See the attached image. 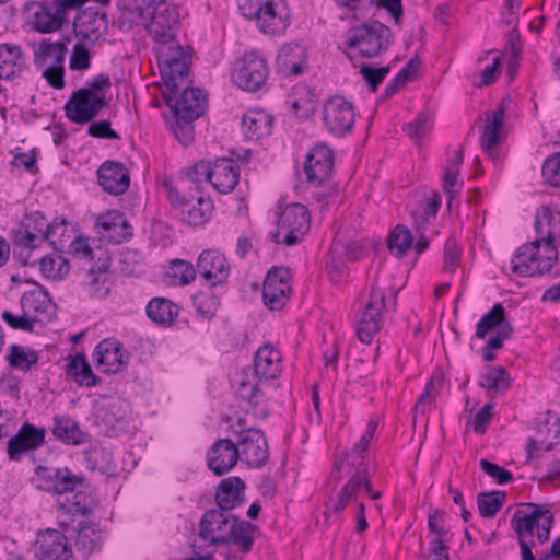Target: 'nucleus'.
<instances>
[{
  "mask_svg": "<svg viewBox=\"0 0 560 560\" xmlns=\"http://www.w3.org/2000/svg\"><path fill=\"white\" fill-rule=\"evenodd\" d=\"M36 487L58 497V506L67 514H90L93 498L85 492L88 483L83 475L74 474L68 467L38 466L35 469Z\"/></svg>",
  "mask_w": 560,
  "mask_h": 560,
  "instance_id": "f257e3e1",
  "label": "nucleus"
},
{
  "mask_svg": "<svg viewBox=\"0 0 560 560\" xmlns=\"http://www.w3.org/2000/svg\"><path fill=\"white\" fill-rule=\"evenodd\" d=\"M238 10L244 18L255 20L265 35L280 36L291 23L290 11L282 0H238Z\"/></svg>",
  "mask_w": 560,
  "mask_h": 560,
  "instance_id": "f03ea898",
  "label": "nucleus"
},
{
  "mask_svg": "<svg viewBox=\"0 0 560 560\" xmlns=\"http://www.w3.org/2000/svg\"><path fill=\"white\" fill-rule=\"evenodd\" d=\"M68 254L72 260L89 265L80 266V268L88 271L90 287L93 288L94 294H108L110 268V256L108 253L102 248H98V254L95 253L90 246L89 238L79 235L69 244Z\"/></svg>",
  "mask_w": 560,
  "mask_h": 560,
  "instance_id": "7ed1b4c3",
  "label": "nucleus"
},
{
  "mask_svg": "<svg viewBox=\"0 0 560 560\" xmlns=\"http://www.w3.org/2000/svg\"><path fill=\"white\" fill-rule=\"evenodd\" d=\"M394 40L390 27L373 20L352 26L348 32L345 45L348 48H358L363 58H374L387 51Z\"/></svg>",
  "mask_w": 560,
  "mask_h": 560,
  "instance_id": "20e7f679",
  "label": "nucleus"
},
{
  "mask_svg": "<svg viewBox=\"0 0 560 560\" xmlns=\"http://www.w3.org/2000/svg\"><path fill=\"white\" fill-rule=\"evenodd\" d=\"M558 259L556 246H546L538 238L523 244L511 260V270L521 277H536L549 272Z\"/></svg>",
  "mask_w": 560,
  "mask_h": 560,
  "instance_id": "39448f33",
  "label": "nucleus"
},
{
  "mask_svg": "<svg viewBox=\"0 0 560 560\" xmlns=\"http://www.w3.org/2000/svg\"><path fill=\"white\" fill-rule=\"evenodd\" d=\"M57 229L67 231V221L65 218H56L50 223H47L45 215L40 211L28 213L21 226L13 232V242L19 246L25 248H36L45 240L57 250L62 252L57 247V242L54 238ZM62 247V245H60Z\"/></svg>",
  "mask_w": 560,
  "mask_h": 560,
  "instance_id": "423d86ee",
  "label": "nucleus"
},
{
  "mask_svg": "<svg viewBox=\"0 0 560 560\" xmlns=\"http://www.w3.org/2000/svg\"><path fill=\"white\" fill-rule=\"evenodd\" d=\"M311 225L307 208L301 203L288 205L279 214L276 231L271 232V241L287 246L296 245Z\"/></svg>",
  "mask_w": 560,
  "mask_h": 560,
  "instance_id": "0eeeda50",
  "label": "nucleus"
},
{
  "mask_svg": "<svg viewBox=\"0 0 560 560\" xmlns=\"http://www.w3.org/2000/svg\"><path fill=\"white\" fill-rule=\"evenodd\" d=\"M190 56L186 54L183 46H168L158 55V65L164 91L175 93L176 90L186 85L189 73Z\"/></svg>",
  "mask_w": 560,
  "mask_h": 560,
  "instance_id": "6e6552de",
  "label": "nucleus"
},
{
  "mask_svg": "<svg viewBox=\"0 0 560 560\" xmlns=\"http://www.w3.org/2000/svg\"><path fill=\"white\" fill-rule=\"evenodd\" d=\"M68 0H43L25 3L24 10L33 12L32 28L42 34H49L62 28L67 22L66 14L74 10Z\"/></svg>",
  "mask_w": 560,
  "mask_h": 560,
  "instance_id": "1a4fd4ad",
  "label": "nucleus"
},
{
  "mask_svg": "<svg viewBox=\"0 0 560 560\" xmlns=\"http://www.w3.org/2000/svg\"><path fill=\"white\" fill-rule=\"evenodd\" d=\"M108 106L109 101L104 95L79 89L71 94L63 109L71 122L83 125L94 120Z\"/></svg>",
  "mask_w": 560,
  "mask_h": 560,
  "instance_id": "9d476101",
  "label": "nucleus"
},
{
  "mask_svg": "<svg viewBox=\"0 0 560 560\" xmlns=\"http://www.w3.org/2000/svg\"><path fill=\"white\" fill-rule=\"evenodd\" d=\"M269 75L267 60L257 52H246L237 60L233 72L234 83L242 90L256 92L261 89Z\"/></svg>",
  "mask_w": 560,
  "mask_h": 560,
  "instance_id": "9b49d317",
  "label": "nucleus"
},
{
  "mask_svg": "<svg viewBox=\"0 0 560 560\" xmlns=\"http://www.w3.org/2000/svg\"><path fill=\"white\" fill-rule=\"evenodd\" d=\"M179 90H176L175 93L162 92L164 102L170 107L173 116L182 115L189 118L203 116L208 106L206 92L187 85H184L182 92Z\"/></svg>",
  "mask_w": 560,
  "mask_h": 560,
  "instance_id": "f8f14e48",
  "label": "nucleus"
},
{
  "mask_svg": "<svg viewBox=\"0 0 560 560\" xmlns=\"http://www.w3.org/2000/svg\"><path fill=\"white\" fill-rule=\"evenodd\" d=\"M151 15L147 26L153 39L161 44H171L175 40V27L179 24L177 9L166 0H151Z\"/></svg>",
  "mask_w": 560,
  "mask_h": 560,
  "instance_id": "ddd939ff",
  "label": "nucleus"
},
{
  "mask_svg": "<svg viewBox=\"0 0 560 560\" xmlns=\"http://www.w3.org/2000/svg\"><path fill=\"white\" fill-rule=\"evenodd\" d=\"M384 292L378 288L372 287L370 299L364 305L355 327L357 336L361 342L371 343L374 336L380 331L384 323Z\"/></svg>",
  "mask_w": 560,
  "mask_h": 560,
  "instance_id": "4468645a",
  "label": "nucleus"
},
{
  "mask_svg": "<svg viewBox=\"0 0 560 560\" xmlns=\"http://www.w3.org/2000/svg\"><path fill=\"white\" fill-rule=\"evenodd\" d=\"M323 120L327 130L338 137L352 131L353 104L341 95L330 96L323 106Z\"/></svg>",
  "mask_w": 560,
  "mask_h": 560,
  "instance_id": "2eb2a0df",
  "label": "nucleus"
},
{
  "mask_svg": "<svg viewBox=\"0 0 560 560\" xmlns=\"http://www.w3.org/2000/svg\"><path fill=\"white\" fill-rule=\"evenodd\" d=\"M235 445L240 458L250 468H261L269 459L267 439L262 430L257 428L243 429L238 433Z\"/></svg>",
  "mask_w": 560,
  "mask_h": 560,
  "instance_id": "dca6fc26",
  "label": "nucleus"
},
{
  "mask_svg": "<svg viewBox=\"0 0 560 560\" xmlns=\"http://www.w3.org/2000/svg\"><path fill=\"white\" fill-rule=\"evenodd\" d=\"M290 270L287 267H272L266 275L262 285V300L272 311L281 310L290 299Z\"/></svg>",
  "mask_w": 560,
  "mask_h": 560,
  "instance_id": "f3484780",
  "label": "nucleus"
},
{
  "mask_svg": "<svg viewBox=\"0 0 560 560\" xmlns=\"http://www.w3.org/2000/svg\"><path fill=\"white\" fill-rule=\"evenodd\" d=\"M332 167V150L323 143H318L307 153L303 171L307 183L317 187L329 178Z\"/></svg>",
  "mask_w": 560,
  "mask_h": 560,
  "instance_id": "a211bd4d",
  "label": "nucleus"
},
{
  "mask_svg": "<svg viewBox=\"0 0 560 560\" xmlns=\"http://www.w3.org/2000/svg\"><path fill=\"white\" fill-rule=\"evenodd\" d=\"M106 28V14L100 8H86L73 21L75 37L91 46L102 37Z\"/></svg>",
  "mask_w": 560,
  "mask_h": 560,
  "instance_id": "6ab92c4d",
  "label": "nucleus"
},
{
  "mask_svg": "<svg viewBox=\"0 0 560 560\" xmlns=\"http://www.w3.org/2000/svg\"><path fill=\"white\" fill-rule=\"evenodd\" d=\"M235 517L218 508L206 511L199 523V536L212 545H223Z\"/></svg>",
  "mask_w": 560,
  "mask_h": 560,
  "instance_id": "aec40b11",
  "label": "nucleus"
},
{
  "mask_svg": "<svg viewBox=\"0 0 560 560\" xmlns=\"http://www.w3.org/2000/svg\"><path fill=\"white\" fill-rule=\"evenodd\" d=\"M131 420L129 405L125 401H112L96 412L97 424L108 436H117L127 431Z\"/></svg>",
  "mask_w": 560,
  "mask_h": 560,
  "instance_id": "412c9836",
  "label": "nucleus"
},
{
  "mask_svg": "<svg viewBox=\"0 0 560 560\" xmlns=\"http://www.w3.org/2000/svg\"><path fill=\"white\" fill-rule=\"evenodd\" d=\"M197 271L211 287L225 283L230 277V266L226 257L218 249L202 250L197 259Z\"/></svg>",
  "mask_w": 560,
  "mask_h": 560,
  "instance_id": "4be33fe9",
  "label": "nucleus"
},
{
  "mask_svg": "<svg viewBox=\"0 0 560 560\" xmlns=\"http://www.w3.org/2000/svg\"><path fill=\"white\" fill-rule=\"evenodd\" d=\"M46 431L25 422L19 432L12 436L7 446L8 456L11 460L19 462L28 451L37 450L45 442Z\"/></svg>",
  "mask_w": 560,
  "mask_h": 560,
  "instance_id": "5701e85b",
  "label": "nucleus"
},
{
  "mask_svg": "<svg viewBox=\"0 0 560 560\" xmlns=\"http://www.w3.org/2000/svg\"><path fill=\"white\" fill-rule=\"evenodd\" d=\"M97 180L104 191L114 196L124 194L130 186L129 171L125 164L112 160L98 167Z\"/></svg>",
  "mask_w": 560,
  "mask_h": 560,
  "instance_id": "b1692460",
  "label": "nucleus"
},
{
  "mask_svg": "<svg viewBox=\"0 0 560 560\" xmlns=\"http://www.w3.org/2000/svg\"><path fill=\"white\" fill-rule=\"evenodd\" d=\"M240 459L238 448L230 439H220L215 441L207 457L208 468L215 475L228 474Z\"/></svg>",
  "mask_w": 560,
  "mask_h": 560,
  "instance_id": "393cba45",
  "label": "nucleus"
},
{
  "mask_svg": "<svg viewBox=\"0 0 560 560\" xmlns=\"http://www.w3.org/2000/svg\"><path fill=\"white\" fill-rule=\"evenodd\" d=\"M20 303L23 310L22 315H14L10 311H3L1 318L12 329L33 332L35 323L40 322L36 313L44 310L36 298V293L32 291L25 292Z\"/></svg>",
  "mask_w": 560,
  "mask_h": 560,
  "instance_id": "a878e982",
  "label": "nucleus"
},
{
  "mask_svg": "<svg viewBox=\"0 0 560 560\" xmlns=\"http://www.w3.org/2000/svg\"><path fill=\"white\" fill-rule=\"evenodd\" d=\"M95 362L103 372L114 374L128 364V354L116 339H104L95 348Z\"/></svg>",
  "mask_w": 560,
  "mask_h": 560,
  "instance_id": "bb28decb",
  "label": "nucleus"
},
{
  "mask_svg": "<svg viewBox=\"0 0 560 560\" xmlns=\"http://www.w3.org/2000/svg\"><path fill=\"white\" fill-rule=\"evenodd\" d=\"M514 514L521 520L533 518V530L537 527V540L544 545L550 538V530L555 523L552 512L545 504L533 502L522 503Z\"/></svg>",
  "mask_w": 560,
  "mask_h": 560,
  "instance_id": "cd10ccee",
  "label": "nucleus"
},
{
  "mask_svg": "<svg viewBox=\"0 0 560 560\" xmlns=\"http://www.w3.org/2000/svg\"><path fill=\"white\" fill-rule=\"evenodd\" d=\"M245 481L237 476L222 479L214 492L218 509L231 512L242 506L245 502Z\"/></svg>",
  "mask_w": 560,
  "mask_h": 560,
  "instance_id": "c85d7f7f",
  "label": "nucleus"
},
{
  "mask_svg": "<svg viewBox=\"0 0 560 560\" xmlns=\"http://www.w3.org/2000/svg\"><path fill=\"white\" fill-rule=\"evenodd\" d=\"M240 182V166L232 158H220L211 162L210 183L220 194L232 191Z\"/></svg>",
  "mask_w": 560,
  "mask_h": 560,
  "instance_id": "c756f323",
  "label": "nucleus"
},
{
  "mask_svg": "<svg viewBox=\"0 0 560 560\" xmlns=\"http://www.w3.org/2000/svg\"><path fill=\"white\" fill-rule=\"evenodd\" d=\"M38 550L40 560H69L72 555L68 538L57 529H47L39 535Z\"/></svg>",
  "mask_w": 560,
  "mask_h": 560,
  "instance_id": "7c9ffc66",
  "label": "nucleus"
},
{
  "mask_svg": "<svg viewBox=\"0 0 560 560\" xmlns=\"http://www.w3.org/2000/svg\"><path fill=\"white\" fill-rule=\"evenodd\" d=\"M254 372L260 380H273L281 373V355L270 345H262L254 357Z\"/></svg>",
  "mask_w": 560,
  "mask_h": 560,
  "instance_id": "2f4dec72",
  "label": "nucleus"
},
{
  "mask_svg": "<svg viewBox=\"0 0 560 560\" xmlns=\"http://www.w3.org/2000/svg\"><path fill=\"white\" fill-rule=\"evenodd\" d=\"M273 127V118L264 110H248L243 115L242 129L247 140L257 141L268 137Z\"/></svg>",
  "mask_w": 560,
  "mask_h": 560,
  "instance_id": "473e14b6",
  "label": "nucleus"
},
{
  "mask_svg": "<svg viewBox=\"0 0 560 560\" xmlns=\"http://www.w3.org/2000/svg\"><path fill=\"white\" fill-rule=\"evenodd\" d=\"M26 66L22 48L15 44H0V79L19 77Z\"/></svg>",
  "mask_w": 560,
  "mask_h": 560,
  "instance_id": "72a5a7b5",
  "label": "nucleus"
},
{
  "mask_svg": "<svg viewBox=\"0 0 560 560\" xmlns=\"http://www.w3.org/2000/svg\"><path fill=\"white\" fill-rule=\"evenodd\" d=\"M505 116V107L499 105L494 112L486 114V124L480 138L481 149L489 155L500 144V131Z\"/></svg>",
  "mask_w": 560,
  "mask_h": 560,
  "instance_id": "f704fd0d",
  "label": "nucleus"
},
{
  "mask_svg": "<svg viewBox=\"0 0 560 560\" xmlns=\"http://www.w3.org/2000/svg\"><path fill=\"white\" fill-rule=\"evenodd\" d=\"M257 532L258 527L255 524L235 517L233 524L229 527L226 541L223 545L237 546L242 553H248L253 549Z\"/></svg>",
  "mask_w": 560,
  "mask_h": 560,
  "instance_id": "c9c22d12",
  "label": "nucleus"
},
{
  "mask_svg": "<svg viewBox=\"0 0 560 560\" xmlns=\"http://www.w3.org/2000/svg\"><path fill=\"white\" fill-rule=\"evenodd\" d=\"M66 375L72 378L79 386L95 387L101 383V377L94 374L84 354L70 357L65 365Z\"/></svg>",
  "mask_w": 560,
  "mask_h": 560,
  "instance_id": "e433bc0d",
  "label": "nucleus"
},
{
  "mask_svg": "<svg viewBox=\"0 0 560 560\" xmlns=\"http://www.w3.org/2000/svg\"><path fill=\"white\" fill-rule=\"evenodd\" d=\"M535 230L544 245L555 246V240L560 236V211L545 207L541 214L536 215Z\"/></svg>",
  "mask_w": 560,
  "mask_h": 560,
  "instance_id": "4c0bfd02",
  "label": "nucleus"
},
{
  "mask_svg": "<svg viewBox=\"0 0 560 560\" xmlns=\"http://www.w3.org/2000/svg\"><path fill=\"white\" fill-rule=\"evenodd\" d=\"M67 52L66 43H54L44 38L34 48V65L37 69L46 65H65Z\"/></svg>",
  "mask_w": 560,
  "mask_h": 560,
  "instance_id": "58836bf2",
  "label": "nucleus"
},
{
  "mask_svg": "<svg viewBox=\"0 0 560 560\" xmlns=\"http://www.w3.org/2000/svg\"><path fill=\"white\" fill-rule=\"evenodd\" d=\"M51 432L57 440L68 445L84 444L89 438L81 431L79 423L69 416H56Z\"/></svg>",
  "mask_w": 560,
  "mask_h": 560,
  "instance_id": "ea45409f",
  "label": "nucleus"
},
{
  "mask_svg": "<svg viewBox=\"0 0 560 560\" xmlns=\"http://www.w3.org/2000/svg\"><path fill=\"white\" fill-rule=\"evenodd\" d=\"M96 224L107 232L116 243H121L132 236V226L118 211L100 215Z\"/></svg>",
  "mask_w": 560,
  "mask_h": 560,
  "instance_id": "a19ab883",
  "label": "nucleus"
},
{
  "mask_svg": "<svg viewBox=\"0 0 560 560\" xmlns=\"http://www.w3.org/2000/svg\"><path fill=\"white\" fill-rule=\"evenodd\" d=\"M84 462L88 469L97 470L102 475H114L116 471L113 453L100 443L84 451Z\"/></svg>",
  "mask_w": 560,
  "mask_h": 560,
  "instance_id": "79ce46f5",
  "label": "nucleus"
},
{
  "mask_svg": "<svg viewBox=\"0 0 560 560\" xmlns=\"http://www.w3.org/2000/svg\"><path fill=\"white\" fill-rule=\"evenodd\" d=\"M148 317L161 325H172L179 314V307L166 298H153L147 305Z\"/></svg>",
  "mask_w": 560,
  "mask_h": 560,
  "instance_id": "37998d69",
  "label": "nucleus"
},
{
  "mask_svg": "<svg viewBox=\"0 0 560 560\" xmlns=\"http://www.w3.org/2000/svg\"><path fill=\"white\" fill-rule=\"evenodd\" d=\"M212 209L211 199L199 196L195 203L190 200L184 205L180 217L189 225H202L210 218Z\"/></svg>",
  "mask_w": 560,
  "mask_h": 560,
  "instance_id": "c03bdc74",
  "label": "nucleus"
},
{
  "mask_svg": "<svg viewBox=\"0 0 560 560\" xmlns=\"http://www.w3.org/2000/svg\"><path fill=\"white\" fill-rule=\"evenodd\" d=\"M479 386L487 389L489 396L494 397L504 394L511 387V377L504 368H492L480 377Z\"/></svg>",
  "mask_w": 560,
  "mask_h": 560,
  "instance_id": "a18cd8bd",
  "label": "nucleus"
},
{
  "mask_svg": "<svg viewBox=\"0 0 560 560\" xmlns=\"http://www.w3.org/2000/svg\"><path fill=\"white\" fill-rule=\"evenodd\" d=\"M5 359L12 369L28 372L37 365L39 353L35 350H26L20 345H11Z\"/></svg>",
  "mask_w": 560,
  "mask_h": 560,
  "instance_id": "49530a36",
  "label": "nucleus"
},
{
  "mask_svg": "<svg viewBox=\"0 0 560 560\" xmlns=\"http://www.w3.org/2000/svg\"><path fill=\"white\" fill-rule=\"evenodd\" d=\"M505 324H511L506 319L505 308L501 303H495L477 323L475 337L477 339H483L491 330H498Z\"/></svg>",
  "mask_w": 560,
  "mask_h": 560,
  "instance_id": "de8ad7c7",
  "label": "nucleus"
},
{
  "mask_svg": "<svg viewBox=\"0 0 560 560\" xmlns=\"http://www.w3.org/2000/svg\"><path fill=\"white\" fill-rule=\"evenodd\" d=\"M117 7L120 12L129 14L135 24L148 26L149 20L152 19L151 0H117Z\"/></svg>",
  "mask_w": 560,
  "mask_h": 560,
  "instance_id": "09e8293b",
  "label": "nucleus"
},
{
  "mask_svg": "<svg viewBox=\"0 0 560 560\" xmlns=\"http://www.w3.org/2000/svg\"><path fill=\"white\" fill-rule=\"evenodd\" d=\"M95 524L90 521L80 523L78 529L75 545L79 550L85 553H92L98 550L102 546V537L98 532L94 528Z\"/></svg>",
  "mask_w": 560,
  "mask_h": 560,
  "instance_id": "8fccbe9b",
  "label": "nucleus"
},
{
  "mask_svg": "<svg viewBox=\"0 0 560 560\" xmlns=\"http://www.w3.org/2000/svg\"><path fill=\"white\" fill-rule=\"evenodd\" d=\"M413 240L415 237L411 231L407 226L398 224L388 234L387 246L392 254L398 258H401L412 246Z\"/></svg>",
  "mask_w": 560,
  "mask_h": 560,
  "instance_id": "3c124183",
  "label": "nucleus"
},
{
  "mask_svg": "<svg viewBox=\"0 0 560 560\" xmlns=\"http://www.w3.org/2000/svg\"><path fill=\"white\" fill-rule=\"evenodd\" d=\"M506 493L502 490L481 492L477 495V505L480 516L492 518L504 505Z\"/></svg>",
  "mask_w": 560,
  "mask_h": 560,
  "instance_id": "603ef678",
  "label": "nucleus"
},
{
  "mask_svg": "<svg viewBox=\"0 0 560 560\" xmlns=\"http://www.w3.org/2000/svg\"><path fill=\"white\" fill-rule=\"evenodd\" d=\"M197 273V266L183 259H175L170 262L167 276L173 280V283L188 284L195 280Z\"/></svg>",
  "mask_w": 560,
  "mask_h": 560,
  "instance_id": "864d4df0",
  "label": "nucleus"
},
{
  "mask_svg": "<svg viewBox=\"0 0 560 560\" xmlns=\"http://www.w3.org/2000/svg\"><path fill=\"white\" fill-rule=\"evenodd\" d=\"M510 523L512 529L516 534V538L521 549V558L523 559V544H525L528 547L529 551H532V549L536 546V541L533 538L526 539L527 535L530 537L534 535L533 518L521 520L518 517V514H513Z\"/></svg>",
  "mask_w": 560,
  "mask_h": 560,
  "instance_id": "5fc2aeb1",
  "label": "nucleus"
},
{
  "mask_svg": "<svg viewBox=\"0 0 560 560\" xmlns=\"http://www.w3.org/2000/svg\"><path fill=\"white\" fill-rule=\"evenodd\" d=\"M192 303L198 314L207 320H211L220 307V299L213 293L199 292L192 298Z\"/></svg>",
  "mask_w": 560,
  "mask_h": 560,
  "instance_id": "6e6d98bb",
  "label": "nucleus"
},
{
  "mask_svg": "<svg viewBox=\"0 0 560 560\" xmlns=\"http://www.w3.org/2000/svg\"><path fill=\"white\" fill-rule=\"evenodd\" d=\"M211 161L199 160L187 168L184 180L187 184L196 185V190L200 191V185L210 183Z\"/></svg>",
  "mask_w": 560,
  "mask_h": 560,
  "instance_id": "4d7b16f0",
  "label": "nucleus"
},
{
  "mask_svg": "<svg viewBox=\"0 0 560 560\" xmlns=\"http://www.w3.org/2000/svg\"><path fill=\"white\" fill-rule=\"evenodd\" d=\"M174 121L171 122V128L177 140L185 147L192 143L195 139L194 121L197 118H189L186 116H173Z\"/></svg>",
  "mask_w": 560,
  "mask_h": 560,
  "instance_id": "13d9d810",
  "label": "nucleus"
},
{
  "mask_svg": "<svg viewBox=\"0 0 560 560\" xmlns=\"http://www.w3.org/2000/svg\"><path fill=\"white\" fill-rule=\"evenodd\" d=\"M431 118L425 112L417 115L416 119L405 124L402 131L412 140L420 142V140L428 133Z\"/></svg>",
  "mask_w": 560,
  "mask_h": 560,
  "instance_id": "bf43d9fd",
  "label": "nucleus"
},
{
  "mask_svg": "<svg viewBox=\"0 0 560 560\" xmlns=\"http://www.w3.org/2000/svg\"><path fill=\"white\" fill-rule=\"evenodd\" d=\"M298 60H307L306 48L296 42L284 44L279 50L277 65H288L298 62Z\"/></svg>",
  "mask_w": 560,
  "mask_h": 560,
  "instance_id": "052dcab7",
  "label": "nucleus"
},
{
  "mask_svg": "<svg viewBox=\"0 0 560 560\" xmlns=\"http://www.w3.org/2000/svg\"><path fill=\"white\" fill-rule=\"evenodd\" d=\"M459 170L451 166L445 170L443 176V189L447 196V208L451 209L453 200L459 195L463 183L458 182Z\"/></svg>",
  "mask_w": 560,
  "mask_h": 560,
  "instance_id": "680f3d73",
  "label": "nucleus"
},
{
  "mask_svg": "<svg viewBox=\"0 0 560 560\" xmlns=\"http://www.w3.org/2000/svg\"><path fill=\"white\" fill-rule=\"evenodd\" d=\"M389 71V66L377 68L368 63H363L360 68V73L362 74L372 92L377 91L378 85L384 81Z\"/></svg>",
  "mask_w": 560,
  "mask_h": 560,
  "instance_id": "e2e57ef3",
  "label": "nucleus"
},
{
  "mask_svg": "<svg viewBox=\"0 0 560 560\" xmlns=\"http://www.w3.org/2000/svg\"><path fill=\"white\" fill-rule=\"evenodd\" d=\"M91 67V54L86 43L81 42L73 46L69 60V68L73 71H84Z\"/></svg>",
  "mask_w": 560,
  "mask_h": 560,
  "instance_id": "0e129e2a",
  "label": "nucleus"
},
{
  "mask_svg": "<svg viewBox=\"0 0 560 560\" xmlns=\"http://www.w3.org/2000/svg\"><path fill=\"white\" fill-rule=\"evenodd\" d=\"M541 174L550 186L560 187V153L550 155L544 162Z\"/></svg>",
  "mask_w": 560,
  "mask_h": 560,
  "instance_id": "69168bd1",
  "label": "nucleus"
},
{
  "mask_svg": "<svg viewBox=\"0 0 560 560\" xmlns=\"http://www.w3.org/2000/svg\"><path fill=\"white\" fill-rule=\"evenodd\" d=\"M462 252L455 240L448 238L444 245L443 271L454 273L460 259Z\"/></svg>",
  "mask_w": 560,
  "mask_h": 560,
  "instance_id": "338daca9",
  "label": "nucleus"
},
{
  "mask_svg": "<svg viewBox=\"0 0 560 560\" xmlns=\"http://www.w3.org/2000/svg\"><path fill=\"white\" fill-rule=\"evenodd\" d=\"M480 468L488 476L493 478L499 485H505L513 480V474L510 470H508L488 459L480 460Z\"/></svg>",
  "mask_w": 560,
  "mask_h": 560,
  "instance_id": "774afa93",
  "label": "nucleus"
}]
</instances>
